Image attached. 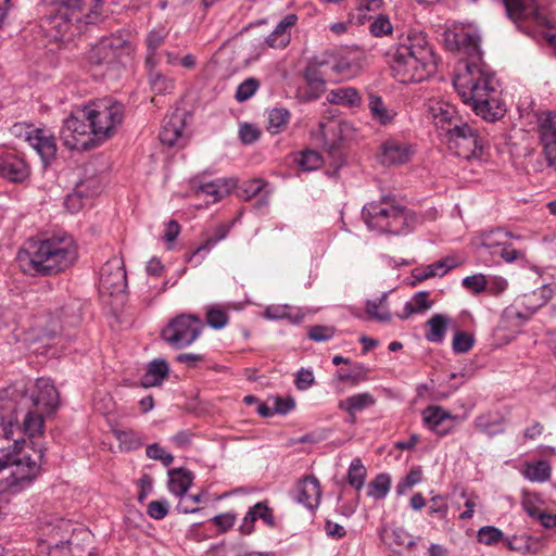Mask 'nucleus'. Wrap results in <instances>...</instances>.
Listing matches in <instances>:
<instances>
[{
	"instance_id": "obj_4",
	"label": "nucleus",
	"mask_w": 556,
	"mask_h": 556,
	"mask_svg": "<svg viewBox=\"0 0 556 556\" xmlns=\"http://www.w3.org/2000/svg\"><path fill=\"white\" fill-rule=\"evenodd\" d=\"M392 76L402 84L419 83L437 71V56L424 33H409L386 52Z\"/></svg>"
},
{
	"instance_id": "obj_12",
	"label": "nucleus",
	"mask_w": 556,
	"mask_h": 556,
	"mask_svg": "<svg viewBox=\"0 0 556 556\" xmlns=\"http://www.w3.org/2000/svg\"><path fill=\"white\" fill-rule=\"evenodd\" d=\"M16 138H23L39 154L45 166L51 164L56 155V142L53 135L43 129H35L30 125L16 123L10 128Z\"/></svg>"
},
{
	"instance_id": "obj_1",
	"label": "nucleus",
	"mask_w": 556,
	"mask_h": 556,
	"mask_svg": "<svg viewBox=\"0 0 556 556\" xmlns=\"http://www.w3.org/2000/svg\"><path fill=\"white\" fill-rule=\"evenodd\" d=\"M444 42L448 50L460 51L469 58L464 71L454 78V87L463 102L485 121L502 118L506 110L498 97L494 74L482 62L479 37L465 30H446Z\"/></svg>"
},
{
	"instance_id": "obj_8",
	"label": "nucleus",
	"mask_w": 556,
	"mask_h": 556,
	"mask_svg": "<svg viewBox=\"0 0 556 556\" xmlns=\"http://www.w3.org/2000/svg\"><path fill=\"white\" fill-rule=\"evenodd\" d=\"M86 110L93 127L92 139L97 141V146L110 138L124 119L123 104L111 99L92 102L86 105Z\"/></svg>"
},
{
	"instance_id": "obj_63",
	"label": "nucleus",
	"mask_w": 556,
	"mask_h": 556,
	"mask_svg": "<svg viewBox=\"0 0 556 556\" xmlns=\"http://www.w3.org/2000/svg\"><path fill=\"white\" fill-rule=\"evenodd\" d=\"M260 130L251 124H243L240 126L239 138L245 144L255 142L260 138Z\"/></svg>"
},
{
	"instance_id": "obj_31",
	"label": "nucleus",
	"mask_w": 556,
	"mask_h": 556,
	"mask_svg": "<svg viewBox=\"0 0 556 556\" xmlns=\"http://www.w3.org/2000/svg\"><path fill=\"white\" fill-rule=\"evenodd\" d=\"M327 99L330 103L349 108L359 106L362 103L359 92L353 87H340L333 89L329 92Z\"/></svg>"
},
{
	"instance_id": "obj_17",
	"label": "nucleus",
	"mask_w": 556,
	"mask_h": 556,
	"mask_svg": "<svg viewBox=\"0 0 556 556\" xmlns=\"http://www.w3.org/2000/svg\"><path fill=\"white\" fill-rule=\"evenodd\" d=\"M65 547L68 551V556H93V534L87 528H75L70 540L55 543L50 552V556H54V554Z\"/></svg>"
},
{
	"instance_id": "obj_43",
	"label": "nucleus",
	"mask_w": 556,
	"mask_h": 556,
	"mask_svg": "<svg viewBox=\"0 0 556 556\" xmlns=\"http://www.w3.org/2000/svg\"><path fill=\"white\" fill-rule=\"evenodd\" d=\"M194 192L197 195H208L212 197V202L215 203L228 193L227 189H223L216 181L203 182L195 185L193 182Z\"/></svg>"
},
{
	"instance_id": "obj_61",
	"label": "nucleus",
	"mask_w": 556,
	"mask_h": 556,
	"mask_svg": "<svg viewBox=\"0 0 556 556\" xmlns=\"http://www.w3.org/2000/svg\"><path fill=\"white\" fill-rule=\"evenodd\" d=\"M147 514L155 520L165 518L168 514V502L166 500L150 502L147 508Z\"/></svg>"
},
{
	"instance_id": "obj_19",
	"label": "nucleus",
	"mask_w": 556,
	"mask_h": 556,
	"mask_svg": "<svg viewBox=\"0 0 556 556\" xmlns=\"http://www.w3.org/2000/svg\"><path fill=\"white\" fill-rule=\"evenodd\" d=\"M538 131L546 163L549 167L556 168V113H548L542 118Z\"/></svg>"
},
{
	"instance_id": "obj_22",
	"label": "nucleus",
	"mask_w": 556,
	"mask_h": 556,
	"mask_svg": "<svg viewBox=\"0 0 556 556\" xmlns=\"http://www.w3.org/2000/svg\"><path fill=\"white\" fill-rule=\"evenodd\" d=\"M99 186L94 179L80 181L76 185L74 191L66 195L64 200V206L66 210L75 214L84 207L86 201L98 193Z\"/></svg>"
},
{
	"instance_id": "obj_58",
	"label": "nucleus",
	"mask_w": 556,
	"mask_h": 556,
	"mask_svg": "<svg viewBox=\"0 0 556 556\" xmlns=\"http://www.w3.org/2000/svg\"><path fill=\"white\" fill-rule=\"evenodd\" d=\"M370 33L376 36H383L392 33V24L384 14H379L369 26Z\"/></svg>"
},
{
	"instance_id": "obj_57",
	"label": "nucleus",
	"mask_w": 556,
	"mask_h": 556,
	"mask_svg": "<svg viewBox=\"0 0 556 556\" xmlns=\"http://www.w3.org/2000/svg\"><path fill=\"white\" fill-rule=\"evenodd\" d=\"M146 454L149 458L160 460L164 466H169L174 462V456L165 452L157 443L147 446Z\"/></svg>"
},
{
	"instance_id": "obj_39",
	"label": "nucleus",
	"mask_w": 556,
	"mask_h": 556,
	"mask_svg": "<svg viewBox=\"0 0 556 556\" xmlns=\"http://www.w3.org/2000/svg\"><path fill=\"white\" fill-rule=\"evenodd\" d=\"M391 477L388 473L378 475L368 484L367 495L374 498H384L390 491Z\"/></svg>"
},
{
	"instance_id": "obj_13",
	"label": "nucleus",
	"mask_w": 556,
	"mask_h": 556,
	"mask_svg": "<svg viewBox=\"0 0 556 556\" xmlns=\"http://www.w3.org/2000/svg\"><path fill=\"white\" fill-rule=\"evenodd\" d=\"M446 138L448 148L463 159L478 156L482 152L483 138L478 129L464 121L458 126H454L452 132Z\"/></svg>"
},
{
	"instance_id": "obj_2",
	"label": "nucleus",
	"mask_w": 556,
	"mask_h": 556,
	"mask_svg": "<svg viewBox=\"0 0 556 556\" xmlns=\"http://www.w3.org/2000/svg\"><path fill=\"white\" fill-rule=\"evenodd\" d=\"M34 389L28 394V382L22 380L0 391V419L13 430L20 428L17 413L25 412L23 429L30 438L42 434L43 416L59 407V392L49 379H37Z\"/></svg>"
},
{
	"instance_id": "obj_46",
	"label": "nucleus",
	"mask_w": 556,
	"mask_h": 556,
	"mask_svg": "<svg viewBox=\"0 0 556 556\" xmlns=\"http://www.w3.org/2000/svg\"><path fill=\"white\" fill-rule=\"evenodd\" d=\"M386 295H382L379 302L371 300L366 302V313L370 318L379 321H389L391 319L390 312L382 306V304L386 302Z\"/></svg>"
},
{
	"instance_id": "obj_44",
	"label": "nucleus",
	"mask_w": 556,
	"mask_h": 556,
	"mask_svg": "<svg viewBox=\"0 0 556 556\" xmlns=\"http://www.w3.org/2000/svg\"><path fill=\"white\" fill-rule=\"evenodd\" d=\"M291 307L289 305H269L266 307L264 315L268 319H290L293 324H300L303 319V315L291 316Z\"/></svg>"
},
{
	"instance_id": "obj_36",
	"label": "nucleus",
	"mask_w": 556,
	"mask_h": 556,
	"mask_svg": "<svg viewBox=\"0 0 556 556\" xmlns=\"http://www.w3.org/2000/svg\"><path fill=\"white\" fill-rule=\"evenodd\" d=\"M523 476L533 482H545L551 478V466L546 460L528 463Z\"/></svg>"
},
{
	"instance_id": "obj_5",
	"label": "nucleus",
	"mask_w": 556,
	"mask_h": 556,
	"mask_svg": "<svg viewBox=\"0 0 556 556\" xmlns=\"http://www.w3.org/2000/svg\"><path fill=\"white\" fill-rule=\"evenodd\" d=\"M33 454L26 450L4 453L1 451L0 462H4L3 470L8 475L0 480V491L8 494H17L33 484L41 471L43 450L31 448Z\"/></svg>"
},
{
	"instance_id": "obj_16",
	"label": "nucleus",
	"mask_w": 556,
	"mask_h": 556,
	"mask_svg": "<svg viewBox=\"0 0 556 556\" xmlns=\"http://www.w3.org/2000/svg\"><path fill=\"white\" fill-rule=\"evenodd\" d=\"M127 288V276L122 260H109L100 270L99 291L102 294H121Z\"/></svg>"
},
{
	"instance_id": "obj_27",
	"label": "nucleus",
	"mask_w": 556,
	"mask_h": 556,
	"mask_svg": "<svg viewBox=\"0 0 556 556\" xmlns=\"http://www.w3.org/2000/svg\"><path fill=\"white\" fill-rule=\"evenodd\" d=\"M368 109L371 118L383 126L392 124L396 115V112L387 108L382 98L376 93L368 94Z\"/></svg>"
},
{
	"instance_id": "obj_21",
	"label": "nucleus",
	"mask_w": 556,
	"mask_h": 556,
	"mask_svg": "<svg viewBox=\"0 0 556 556\" xmlns=\"http://www.w3.org/2000/svg\"><path fill=\"white\" fill-rule=\"evenodd\" d=\"M184 128L185 119L180 114L167 115L159 134L161 143L167 147H184L186 142L182 135Z\"/></svg>"
},
{
	"instance_id": "obj_60",
	"label": "nucleus",
	"mask_w": 556,
	"mask_h": 556,
	"mask_svg": "<svg viewBox=\"0 0 556 556\" xmlns=\"http://www.w3.org/2000/svg\"><path fill=\"white\" fill-rule=\"evenodd\" d=\"M463 286L476 293H480L488 288V280L484 275L477 274L465 277L463 279Z\"/></svg>"
},
{
	"instance_id": "obj_40",
	"label": "nucleus",
	"mask_w": 556,
	"mask_h": 556,
	"mask_svg": "<svg viewBox=\"0 0 556 556\" xmlns=\"http://www.w3.org/2000/svg\"><path fill=\"white\" fill-rule=\"evenodd\" d=\"M366 468L363 465L361 458H354L349 467L348 482L355 490L359 491L365 483Z\"/></svg>"
},
{
	"instance_id": "obj_18",
	"label": "nucleus",
	"mask_w": 556,
	"mask_h": 556,
	"mask_svg": "<svg viewBox=\"0 0 556 556\" xmlns=\"http://www.w3.org/2000/svg\"><path fill=\"white\" fill-rule=\"evenodd\" d=\"M30 176V166L24 156L15 152L0 154V177L13 184H22Z\"/></svg>"
},
{
	"instance_id": "obj_9",
	"label": "nucleus",
	"mask_w": 556,
	"mask_h": 556,
	"mask_svg": "<svg viewBox=\"0 0 556 556\" xmlns=\"http://www.w3.org/2000/svg\"><path fill=\"white\" fill-rule=\"evenodd\" d=\"M60 137L64 146L71 150L86 151L97 147V141L92 139L93 127L86 106L78 108L71 113L64 121Z\"/></svg>"
},
{
	"instance_id": "obj_3",
	"label": "nucleus",
	"mask_w": 556,
	"mask_h": 556,
	"mask_svg": "<svg viewBox=\"0 0 556 556\" xmlns=\"http://www.w3.org/2000/svg\"><path fill=\"white\" fill-rule=\"evenodd\" d=\"M77 257L72 237L28 239L17 253L21 269L31 276H52L68 268Z\"/></svg>"
},
{
	"instance_id": "obj_26",
	"label": "nucleus",
	"mask_w": 556,
	"mask_h": 556,
	"mask_svg": "<svg viewBox=\"0 0 556 556\" xmlns=\"http://www.w3.org/2000/svg\"><path fill=\"white\" fill-rule=\"evenodd\" d=\"M375 397L369 393H358L339 402L338 407L350 415V422H355L356 413L372 406Z\"/></svg>"
},
{
	"instance_id": "obj_55",
	"label": "nucleus",
	"mask_w": 556,
	"mask_h": 556,
	"mask_svg": "<svg viewBox=\"0 0 556 556\" xmlns=\"http://www.w3.org/2000/svg\"><path fill=\"white\" fill-rule=\"evenodd\" d=\"M336 329L330 326L315 325L308 329L307 336L315 342H325L334 336Z\"/></svg>"
},
{
	"instance_id": "obj_34",
	"label": "nucleus",
	"mask_w": 556,
	"mask_h": 556,
	"mask_svg": "<svg viewBox=\"0 0 556 556\" xmlns=\"http://www.w3.org/2000/svg\"><path fill=\"white\" fill-rule=\"evenodd\" d=\"M432 306V302L429 301V292L428 291H419L417 292L410 302H406L404 305V309L402 314L397 316L401 319H407L413 314H418L424 311L429 309Z\"/></svg>"
},
{
	"instance_id": "obj_6",
	"label": "nucleus",
	"mask_w": 556,
	"mask_h": 556,
	"mask_svg": "<svg viewBox=\"0 0 556 556\" xmlns=\"http://www.w3.org/2000/svg\"><path fill=\"white\" fill-rule=\"evenodd\" d=\"M362 218L371 230L400 235L408 227L409 212L394 200L383 197L378 202L366 204L362 210Z\"/></svg>"
},
{
	"instance_id": "obj_64",
	"label": "nucleus",
	"mask_w": 556,
	"mask_h": 556,
	"mask_svg": "<svg viewBox=\"0 0 556 556\" xmlns=\"http://www.w3.org/2000/svg\"><path fill=\"white\" fill-rule=\"evenodd\" d=\"M211 521L218 528L220 532H226L233 527L236 515L232 513L220 514L213 517Z\"/></svg>"
},
{
	"instance_id": "obj_41",
	"label": "nucleus",
	"mask_w": 556,
	"mask_h": 556,
	"mask_svg": "<svg viewBox=\"0 0 556 556\" xmlns=\"http://www.w3.org/2000/svg\"><path fill=\"white\" fill-rule=\"evenodd\" d=\"M228 233V227L226 225H219L213 236L208 237L204 243L198 247L192 253L186 255L187 262H192L195 256L205 251L208 252L212 247H214L217 242L225 239Z\"/></svg>"
},
{
	"instance_id": "obj_7",
	"label": "nucleus",
	"mask_w": 556,
	"mask_h": 556,
	"mask_svg": "<svg viewBox=\"0 0 556 556\" xmlns=\"http://www.w3.org/2000/svg\"><path fill=\"white\" fill-rule=\"evenodd\" d=\"M85 1L54 0L49 12L41 18V26L48 31H54L55 39L72 34L73 28H78L76 23L83 21Z\"/></svg>"
},
{
	"instance_id": "obj_38",
	"label": "nucleus",
	"mask_w": 556,
	"mask_h": 556,
	"mask_svg": "<svg viewBox=\"0 0 556 556\" xmlns=\"http://www.w3.org/2000/svg\"><path fill=\"white\" fill-rule=\"evenodd\" d=\"M330 70L342 78H351L358 74L359 65L354 59L341 56L333 64H329Z\"/></svg>"
},
{
	"instance_id": "obj_15",
	"label": "nucleus",
	"mask_w": 556,
	"mask_h": 556,
	"mask_svg": "<svg viewBox=\"0 0 556 556\" xmlns=\"http://www.w3.org/2000/svg\"><path fill=\"white\" fill-rule=\"evenodd\" d=\"M414 146L400 137H389L379 147L378 161L383 166H401L410 162Z\"/></svg>"
},
{
	"instance_id": "obj_30",
	"label": "nucleus",
	"mask_w": 556,
	"mask_h": 556,
	"mask_svg": "<svg viewBox=\"0 0 556 556\" xmlns=\"http://www.w3.org/2000/svg\"><path fill=\"white\" fill-rule=\"evenodd\" d=\"M169 371L168 364L164 359H154L148 365L147 372L141 378V386L151 388L160 386Z\"/></svg>"
},
{
	"instance_id": "obj_53",
	"label": "nucleus",
	"mask_w": 556,
	"mask_h": 556,
	"mask_svg": "<svg viewBox=\"0 0 556 556\" xmlns=\"http://www.w3.org/2000/svg\"><path fill=\"white\" fill-rule=\"evenodd\" d=\"M229 317L225 309L213 306L207 309L206 321L213 329H222L228 324Z\"/></svg>"
},
{
	"instance_id": "obj_29",
	"label": "nucleus",
	"mask_w": 556,
	"mask_h": 556,
	"mask_svg": "<svg viewBox=\"0 0 556 556\" xmlns=\"http://www.w3.org/2000/svg\"><path fill=\"white\" fill-rule=\"evenodd\" d=\"M168 476L169 491L180 497L185 495L192 484L193 475L184 468H175L168 471Z\"/></svg>"
},
{
	"instance_id": "obj_14",
	"label": "nucleus",
	"mask_w": 556,
	"mask_h": 556,
	"mask_svg": "<svg viewBox=\"0 0 556 556\" xmlns=\"http://www.w3.org/2000/svg\"><path fill=\"white\" fill-rule=\"evenodd\" d=\"M510 233L502 229L485 231L480 237L479 247L492 256H500L506 263L523 258L525 254L508 242Z\"/></svg>"
},
{
	"instance_id": "obj_54",
	"label": "nucleus",
	"mask_w": 556,
	"mask_h": 556,
	"mask_svg": "<svg viewBox=\"0 0 556 556\" xmlns=\"http://www.w3.org/2000/svg\"><path fill=\"white\" fill-rule=\"evenodd\" d=\"M503 538H504L503 532L493 526L482 527L478 531V541L485 545H493V544L500 542L501 540H503Z\"/></svg>"
},
{
	"instance_id": "obj_51",
	"label": "nucleus",
	"mask_w": 556,
	"mask_h": 556,
	"mask_svg": "<svg viewBox=\"0 0 556 556\" xmlns=\"http://www.w3.org/2000/svg\"><path fill=\"white\" fill-rule=\"evenodd\" d=\"M422 479V470L420 467L412 468L408 473L397 483V494H404L407 490L419 483Z\"/></svg>"
},
{
	"instance_id": "obj_62",
	"label": "nucleus",
	"mask_w": 556,
	"mask_h": 556,
	"mask_svg": "<svg viewBox=\"0 0 556 556\" xmlns=\"http://www.w3.org/2000/svg\"><path fill=\"white\" fill-rule=\"evenodd\" d=\"M215 556H252L245 552L241 545L236 544H220L212 548Z\"/></svg>"
},
{
	"instance_id": "obj_28",
	"label": "nucleus",
	"mask_w": 556,
	"mask_h": 556,
	"mask_svg": "<svg viewBox=\"0 0 556 556\" xmlns=\"http://www.w3.org/2000/svg\"><path fill=\"white\" fill-rule=\"evenodd\" d=\"M351 129L352 125L348 122L329 121L327 123H319V132L325 141V144H328L331 150L338 146V141L334 138H330V134L333 136L339 135V140H342L344 138V134Z\"/></svg>"
},
{
	"instance_id": "obj_32",
	"label": "nucleus",
	"mask_w": 556,
	"mask_h": 556,
	"mask_svg": "<svg viewBox=\"0 0 556 556\" xmlns=\"http://www.w3.org/2000/svg\"><path fill=\"white\" fill-rule=\"evenodd\" d=\"M453 416L441 406H429L422 413L424 422L432 430L440 434H445L446 430H440V425L446 420L452 419Z\"/></svg>"
},
{
	"instance_id": "obj_25",
	"label": "nucleus",
	"mask_w": 556,
	"mask_h": 556,
	"mask_svg": "<svg viewBox=\"0 0 556 556\" xmlns=\"http://www.w3.org/2000/svg\"><path fill=\"white\" fill-rule=\"evenodd\" d=\"M324 67H329V62L326 60H313L307 65L304 72V78L312 89L314 97H319L320 93L325 90L326 84V71H323Z\"/></svg>"
},
{
	"instance_id": "obj_10",
	"label": "nucleus",
	"mask_w": 556,
	"mask_h": 556,
	"mask_svg": "<svg viewBox=\"0 0 556 556\" xmlns=\"http://www.w3.org/2000/svg\"><path fill=\"white\" fill-rule=\"evenodd\" d=\"M204 325L197 315L181 314L162 330V338L176 350L192 344L201 334Z\"/></svg>"
},
{
	"instance_id": "obj_11",
	"label": "nucleus",
	"mask_w": 556,
	"mask_h": 556,
	"mask_svg": "<svg viewBox=\"0 0 556 556\" xmlns=\"http://www.w3.org/2000/svg\"><path fill=\"white\" fill-rule=\"evenodd\" d=\"M508 17L517 27L529 34L532 26L538 28H551L552 22L543 10L539 9L535 0H503Z\"/></svg>"
},
{
	"instance_id": "obj_33",
	"label": "nucleus",
	"mask_w": 556,
	"mask_h": 556,
	"mask_svg": "<svg viewBox=\"0 0 556 556\" xmlns=\"http://www.w3.org/2000/svg\"><path fill=\"white\" fill-rule=\"evenodd\" d=\"M448 319L442 314H434L428 321L429 330L425 337L429 342L441 343L444 340Z\"/></svg>"
},
{
	"instance_id": "obj_45",
	"label": "nucleus",
	"mask_w": 556,
	"mask_h": 556,
	"mask_svg": "<svg viewBox=\"0 0 556 556\" xmlns=\"http://www.w3.org/2000/svg\"><path fill=\"white\" fill-rule=\"evenodd\" d=\"M506 546L510 551L519 552V553H533V545L535 542L529 535H514L511 538H507L505 540Z\"/></svg>"
},
{
	"instance_id": "obj_48",
	"label": "nucleus",
	"mask_w": 556,
	"mask_h": 556,
	"mask_svg": "<svg viewBox=\"0 0 556 556\" xmlns=\"http://www.w3.org/2000/svg\"><path fill=\"white\" fill-rule=\"evenodd\" d=\"M87 60L94 65L114 62L113 54L109 53L106 49H102L101 39L90 48L87 53Z\"/></svg>"
},
{
	"instance_id": "obj_59",
	"label": "nucleus",
	"mask_w": 556,
	"mask_h": 556,
	"mask_svg": "<svg viewBox=\"0 0 556 556\" xmlns=\"http://www.w3.org/2000/svg\"><path fill=\"white\" fill-rule=\"evenodd\" d=\"M321 163L320 155L312 150L304 151L300 159V166L306 172L317 169Z\"/></svg>"
},
{
	"instance_id": "obj_42",
	"label": "nucleus",
	"mask_w": 556,
	"mask_h": 556,
	"mask_svg": "<svg viewBox=\"0 0 556 556\" xmlns=\"http://www.w3.org/2000/svg\"><path fill=\"white\" fill-rule=\"evenodd\" d=\"M290 118V112L285 108H275L268 114V130L278 134L283 130Z\"/></svg>"
},
{
	"instance_id": "obj_23",
	"label": "nucleus",
	"mask_w": 556,
	"mask_h": 556,
	"mask_svg": "<svg viewBox=\"0 0 556 556\" xmlns=\"http://www.w3.org/2000/svg\"><path fill=\"white\" fill-rule=\"evenodd\" d=\"M320 484L316 477L308 476L302 479L296 486V501L308 509L316 508L320 503Z\"/></svg>"
},
{
	"instance_id": "obj_52",
	"label": "nucleus",
	"mask_w": 556,
	"mask_h": 556,
	"mask_svg": "<svg viewBox=\"0 0 556 556\" xmlns=\"http://www.w3.org/2000/svg\"><path fill=\"white\" fill-rule=\"evenodd\" d=\"M475 338L465 331H457L453 338L452 348L455 353H467L473 346Z\"/></svg>"
},
{
	"instance_id": "obj_37",
	"label": "nucleus",
	"mask_w": 556,
	"mask_h": 556,
	"mask_svg": "<svg viewBox=\"0 0 556 556\" xmlns=\"http://www.w3.org/2000/svg\"><path fill=\"white\" fill-rule=\"evenodd\" d=\"M502 422H503V417L500 414L493 413V412H486V413L480 414L475 419V427H476V429H478L479 431H481L483 433L493 435L495 433L503 432V429H501V430H492L491 429L492 427L501 426Z\"/></svg>"
},
{
	"instance_id": "obj_47",
	"label": "nucleus",
	"mask_w": 556,
	"mask_h": 556,
	"mask_svg": "<svg viewBox=\"0 0 556 556\" xmlns=\"http://www.w3.org/2000/svg\"><path fill=\"white\" fill-rule=\"evenodd\" d=\"M368 369L363 364H355L349 372L338 371L339 380L355 386L367 379Z\"/></svg>"
},
{
	"instance_id": "obj_20",
	"label": "nucleus",
	"mask_w": 556,
	"mask_h": 556,
	"mask_svg": "<svg viewBox=\"0 0 556 556\" xmlns=\"http://www.w3.org/2000/svg\"><path fill=\"white\" fill-rule=\"evenodd\" d=\"M429 115L438 129L445 134L452 132L454 126L463 122L454 105L447 102H435L429 106Z\"/></svg>"
},
{
	"instance_id": "obj_49",
	"label": "nucleus",
	"mask_w": 556,
	"mask_h": 556,
	"mask_svg": "<svg viewBox=\"0 0 556 556\" xmlns=\"http://www.w3.org/2000/svg\"><path fill=\"white\" fill-rule=\"evenodd\" d=\"M260 81L254 77L247 78L237 88L235 99L238 102H244L249 100L258 89Z\"/></svg>"
},
{
	"instance_id": "obj_24",
	"label": "nucleus",
	"mask_w": 556,
	"mask_h": 556,
	"mask_svg": "<svg viewBox=\"0 0 556 556\" xmlns=\"http://www.w3.org/2000/svg\"><path fill=\"white\" fill-rule=\"evenodd\" d=\"M131 34L127 30H119L106 37H102V49H106L113 54V61L121 59L123 55H129L132 51Z\"/></svg>"
},
{
	"instance_id": "obj_50",
	"label": "nucleus",
	"mask_w": 556,
	"mask_h": 556,
	"mask_svg": "<svg viewBox=\"0 0 556 556\" xmlns=\"http://www.w3.org/2000/svg\"><path fill=\"white\" fill-rule=\"evenodd\" d=\"M114 434L121 445L128 451L141 446L140 437L132 430H115Z\"/></svg>"
},
{
	"instance_id": "obj_56",
	"label": "nucleus",
	"mask_w": 556,
	"mask_h": 556,
	"mask_svg": "<svg viewBox=\"0 0 556 556\" xmlns=\"http://www.w3.org/2000/svg\"><path fill=\"white\" fill-rule=\"evenodd\" d=\"M202 501V495L201 494H195V495H189V496H186L182 495L176 506V509L178 510V513H181V514H191V513H195L199 510V507L197 506L199 503H201Z\"/></svg>"
},
{
	"instance_id": "obj_35",
	"label": "nucleus",
	"mask_w": 556,
	"mask_h": 556,
	"mask_svg": "<svg viewBox=\"0 0 556 556\" xmlns=\"http://www.w3.org/2000/svg\"><path fill=\"white\" fill-rule=\"evenodd\" d=\"M150 89L154 94L172 93L175 88V80L162 74L160 71L147 73Z\"/></svg>"
}]
</instances>
